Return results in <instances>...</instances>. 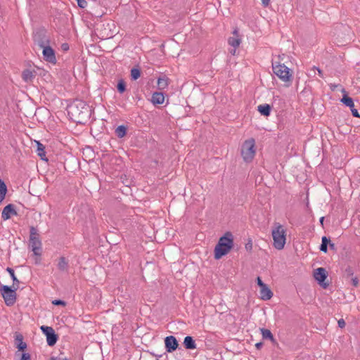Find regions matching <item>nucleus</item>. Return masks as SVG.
I'll return each instance as SVG.
<instances>
[{
  "label": "nucleus",
  "mask_w": 360,
  "mask_h": 360,
  "mask_svg": "<svg viewBox=\"0 0 360 360\" xmlns=\"http://www.w3.org/2000/svg\"><path fill=\"white\" fill-rule=\"evenodd\" d=\"M274 73L285 84L286 86H289L292 81L293 72L285 64L280 61L275 62L272 64Z\"/></svg>",
  "instance_id": "39448f33"
},
{
  "label": "nucleus",
  "mask_w": 360,
  "mask_h": 360,
  "mask_svg": "<svg viewBox=\"0 0 360 360\" xmlns=\"http://www.w3.org/2000/svg\"><path fill=\"white\" fill-rule=\"evenodd\" d=\"M36 76V72L32 69H25L22 72V78L25 82H31Z\"/></svg>",
  "instance_id": "2eb2a0df"
},
{
  "label": "nucleus",
  "mask_w": 360,
  "mask_h": 360,
  "mask_svg": "<svg viewBox=\"0 0 360 360\" xmlns=\"http://www.w3.org/2000/svg\"><path fill=\"white\" fill-rule=\"evenodd\" d=\"M77 4L80 8H85L87 6V1L86 0H77Z\"/></svg>",
  "instance_id": "473e14b6"
},
{
  "label": "nucleus",
  "mask_w": 360,
  "mask_h": 360,
  "mask_svg": "<svg viewBox=\"0 0 360 360\" xmlns=\"http://www.w3.org/2000/svg\"><path fill=\"white\" fill-rule=\"evenodd\" d=\"M20 360H31L30 354L22 353Z\"/></svg>",
  "instance_id": "f704fd0d"
},
{
  "label": "nucleus",
  "mask_w": 360,
  "mask_h": 360,
  "mask_svg": "<svg viewBox=\"0 0 360 360\" xmlns=\"http://www.w3.org/2000/svg\"><path fill=\"white\" fill-rule=\"evenodd\" d=\"M233 236L230 231L226 232L223 236L220 237L214 249V259H219L229 254L233 248Z\"/></svg>",
  "instance_id": "f03ea898"
},
{
  "label": "nucleus",
  "mask_w": 360,
  "mask_h": 360,
  "mask_svg": "<svg viewBox=\"0 0 360 360\" xmlns=\"http://www.w3.org/2000/svg\"><path fill=\"white\" fill-rule=\"evenodd\" d=\"M57 265L60 271H66L68 269V260L65 257H60Z\"/></svg>",
  "instance_id": "6ab92c4d"
},
{
  "label": "nucleus",
  "mask_w": 360,
  "mask_h": 360,
  "mask_svg": "<svg viewBox=\"0 0 360 360\" xmlns=\"http://www.w3.org/2000/svg\"><path fill=\"white\" fill-rule=\"evenodd\" d=\"M126 89L125 82L123 80H120L117 84V90L120 93H123Z\"/></svg>",
  "instance_id": "7c9ffc66"
},
{
  "label": "nucleus",
  "mask_w": 360,
  "mask_h": 360,
  "mask_svg": "<svg viewBox=\"0 0 360 360\" xmlns=\"http://www.w3.org/2000/svg\"><path fill=\"white\" fill-rule=\"evenodd\" d=\"M7 193V186L4 181L0 179V202H1L6 195Z\"/></svg>",
  "instance_id": "b1692460"
},
{
  "label": "nucleus",
  "mask_w": 360,
  "mask_h": 360,
  "mask_svg": "<svg viewBox=\"0 0 360 360\" xmlns=\"http://www.w3.org/2000/svg\"><path fill=\"white\" fill-rule=\"evenodd\" d=\"M43 58L45 61L56 65L57 63L54 50L49 46H41Z\"/></svg>",
  "instance_id": "9b49d317"
},
{
  "label": "nucleus",
  "mask_w": 360,
  "mask_h": 360,
  "mask_svg": "<svg viewBox=\"0 0 360 360\" xmlns=\"http://www.w3.org/2000/svg\"><path fill=\"white\" fill-rule=\"evenodd\" d=\"M52 303L54 304V305H63V306H65V302L64 301H62L60 300H55L52 302Z\"/></svg>",
  "instance_id": "72a5a7b5"
},
{
  "label": "nucleus",
  "mask_w": 360,
  "mask_h": 360,
  "mask_svg": "<svg viewBox=\"0 0 360 360\" xmlns=\"http://www.w3.org/2000/svg\"><path fill=\"white\" fill-rule=\"evenodd\" d=\"M35 143L37 145V153L38 156L40 157L41 160L47 162L48 159L46 156L44 146L38 141H35Z\"/></svg>",
  "instance_id": "a211bd4d"
},
{
  "label": "nucleus",
  "mask_w": 360,
  "mask_h": 360,
  "mask_svg": "<svg viewBox=\"0 0 360 360\" xmlns=\"http://www.w3.org/2000/svg\"><path fill=\"white\" fill-rule=\"evenodd\" d=\"M240 155L245 162L250 163L252 162L256 155L255 139L250 138L243 141L240 148Z\"/></svg>",
  "instance_id": "423d86ee"
},
{
  "label": "nucleus",
  "mask_w": 360,
  "mask_h": 360,
  "mask_svg": "<svg viewBox=\"0 0 360 360\" xmlns=\"http://www.w3.org/2000/svg\"><path fill=\"white\" fill-rule=\"evenodd\" d=\"M157 84L159 89L163 90L168 86L169 79L167 77L158 78Z\"/></svg>",
  "instance_id": "5701e85b"
},
{
  "label": "nucleus",
  "mask_w": 360,
  "mask_h": 360,
  "mask_svg": "<svg viewBox=\"0 0 360 360\" xmlns=\"http://www.w3.org/2000/svg\"><path fill=\"white\" fill-rule=\"evenodd\" d=\"M352 285L355 287L357 286L359 284V280L356 277L353 278L352 279Z\"/></svg>",
  "instance_id": "4c0bfd02"
},
{
  "label": "nucleus",
  "mask_w": 360,
  "mask_h": 360,
  "mask_svg": "<svg viewBox=\"0 0 360 360\" xmlns=\"http://www.w3.org/2000/svg\"><path fill=\"white\" fill-rule=\"evenodd\" d=\"M61 48L63 51H68L69 49V46L68 44H63Z\"/></svg>",
  "instance_id": "ea45409f"
},
{
  "label": "nucleus",
  "mask_w": 360,
  "mask_h": 360,
  "mask_svg": "<svg viewBox=\"0 0 360 360\" xmlns=\"http://www.w3.org/2000/svg\"><path fill=\"white\" fill-rule=\"evenodd\" d=\"M323 221H324V217H321L319 219V222L320 224L323 226Z\"/></svg>",
  "instance_id": "a19ab883"
},
{
  "label": "nucleus",
  "mask_w": 360,
  "mask_h": 360,
  "mask_svg": "<svg viewBox=\"0 0 360 360\" xmlns=\"http://www.w3.org/2000/svg\"><path fill=\"white\" fill-rule=\"evenodd\" d=\"M13 215H17L13 205L9 204L3 209L1 217L4 221L9 219Z\"/></svg>",
  "instance_id": "4468645a"
},
{
  "label": "nucleus",
  "mask_w": 360,
  "mask_h": 360,
  "mask_svg": "<svg viewBox=\"0 0 360 360\" xmlns=\"http://www.w3.org/2000/svg\"><path fill=\"white\" fill-rule=\"evenodd\" d=\"M245 248L248 252H252L253 248V243L251 238H248L246 243L245 244Z\"/></svg>",
  "instance_id": "2f4dec72"
},
{
  "label": "nucleus",
  "mask_w": 360,
  "mask_h": 360,
  "mask_svg": "<svg viewBox=\"0 0 360 360\" xmlns=\"http://www.w3.org/2000/svg\"><path fill=\"white\" fill-rule=\"evenodd\" d=\"M351 108V111H352V115L355 117H359V112H358V110L354 108Z\"/></svg>",
  "instance_id": "c9c22d12"
},
{
  "label": "nucleus",
  "mask_w": 360,
  "mask_h": 360,
  "mask_svg": "<svg viewBox=\"0 0 360 360\" xmlns=\"http://www.w3.org/2000/svg\"><path fill=\"white\" fill-rule=\"evenodd\" d=\"M15 344L20 351H24L27 348V344L23 341V336L20 333L15 334Z\"/></svg>",
  "instance_id": "f3484780"
},
{
  "label": "nucleus",
  "mask_w": 360,
  "mask_h": 360,
  "mask_svg": "<svg viewBox=\"0 0 360 360\" xmlns=\"http://www.w3.org/2000/svg\"><path fill=\"white\" fill-rule=\"evenodd\" d=\"M328 245L330 246V248L331 249H334V248H335L334 243H331V241H330V243L328 244Z\"/></svg>",
  "instance_id": "79ce46f5"
},
{
  "label": "nucleus",
  "mask_w": 360,
  "mask_h": 360,
  "mask_svg": "<svg viewBox=\"0 0 360 360\" xmlns=\"http://www.w3.org/2000/svg\"><path fill=\"white\" fill-rule=\"evenodd\" d=\"M127 129L124 126H119L115 129V134L119 138H122L126 135Z\"/></svg>",
  "instance_id": "a878e982"
},
{
  "label": "nucleus",
  "mask_w": 360,
  "mask_h": 360,
  "mask_svg": "<svg viewBox=\"0 0 360 360\" xmlns=\"http://www.w3.org/2000/svg\"><path fill=\"white\" fill-rule=\"evenodd\" d=\"M89 106L83 101H77L68 107V114L76 122L83 123L90 117Z\"/></svg>",
  "instance_id": "f257e3e1"
},
{
  "label": "nucleus",
  "mask_w": 360,
  "mask_h": 360,
  "mask_svg": "<svg viewBox=\"0 0 360 360\" xmlns=\"http://www.w3.org/2000/svg\"><path fill=\"white\" fill-rule=\"evenodd\" d=\"M271 0H262V4L264 6H268L270 4Z\"/></svg>",
  "instance_id": "58836bf2"
},
{
  "label": "nucleus",
  "mask_w": 360,
  "mask_h": 360,
  "mask_svg": "<svg viewBox=\"0 0 360 360\" xmlns=\"http://www.w3.org/2000/svg\"><path fill=\"white\" fill-rule=\"evenodd\" d=\"M41 330L46 336L47 344L49 346L54 345L58 340L57 335L55 333L54 330L49 326H42Z\"/></svg>",
  "instance_id": "f8f14e48"
},
{
  "label": "nucleus",
  "mask_w": 360,
  "mask_h": 360,
  "mask_svg": "<svg viewBox=\"0 0 360 360\" xmlns=\"http://www.w3.org/2000/svg\"><path fill=\"white\" fill-rule=\"evenodd\" d=\"M242 42V38L239 34L238 29H235L232 32V36L229 37L228 44L233 49L230 51L232 55L236 53V49L239 47Z\"/></svg>",
  "instance_id": "1a4fd4ad"
},
{
  "label": "nucleus",
  "mask_w": 360,
  "mask_h": 360,
  "mask_svg": "<svg viewBox=\"0 0 360 360\" xmlns=\"http://www.w3.org/2000/svg\"><path fill=\"white\" fill-rule=\"evenodd\" d=\"M49 360H68V359L63 352H60L57 356H52Z\"/></svg>",
  "instance_id": "c756f323"
},
{
  "label": "nucleus",
  "mask_w": 360,
  "mask_h": 360,
  "mask_svg": "<svg viewBox=\"0 0 360 360\" xmlns=\"http://www.w3.org/2000/svg\"><path fill=\"white\" fill-rule=\"evenodd\" d=\"M18 286L13 287L14 289H11V287L7 285H1L0 287L1 295L7 306H13L15 303L17 298L15 291L18 289Z\"/></svg>",
  "instance_id": "0eeeda50"
},
{
  "label": "nucleus",
  "mask_w": 360,
  "mask_h": 360,
  "mask_svg": "<svg viewBox=\"0 0 360 360\" xmlns=\"http://www.w3.org/2000/svg\"><path fill=\"white\" fill-rule=\"evenodd\" d=\"M338 324L340 328H343L345 326V321H344V319H341L338 320Z\"/></svg>",
  "instance_id": "e433bc0d"
},
{
  "label": "nucleus",
  "mask_w": 360,
  "mask_h": 360,
  "mask_svg": "<svg viewBox=\"0 0 360 360\" xmlns=\"http://www.w3.org/2000/svg\"><path fill=\"white\" fill-rule=\"evenodd\" d=\"M255 346H256V347H257V348H258V349H259V348H260V347L262 346V343H261V342H260V343H257V344L255 345Z\"/></svg>",
  "instance_id": "c03bdc74"
},
{
  "label": "nucleus",
  "mask_w": 360,
  "mask_h": 360,
  "mask_svg": "<svg viewBox=\"0 0 360 360\" xmlns=\"http://www.w3.org/2000/svg\"><path fill=\"white\" fill-rule=\"evenodd\" d=\"M312 274L314 276H315V271H313Z\"/></svg>",
  "instance_id": "a18cd8bd"
},
{
  "label": "nucleus",
  "mask_w": 360,
  "mask_h": 360,
  "mask_svg": "<svg viewBox=\"0 0 360 360\" xmlns=\"http://www.w3.org/2000/svg\"><path fill=\"white\" fill-rule=\"evenodd\" d=\"M330 240L326 236L322 237L321 244L320 245V250L326 252L328 250V245L330 243Z\"/></svg>",
  "instance_id": "393cba45"
},
{
  "label": "nucleus",
  "mask_w": 360,
  "mask_h": 360,
  "mask_svg": "<svg viewBox=\"0 0 360 360\" xmlns=\"http://www.w3.org/2000/svg\"><path fill=\"white\" fill-rule=\"evenodd\" d=\"M6 270L9 273L10 276H11V278H12V279L13 281V287H15V285H16L18 286V283H19V281L16 278L13 269H12L11 268L8 267Z\"/></svg>",
  "instance_id": "cd10ccee"
},
{
  "label": "nucleus",
  "mask_w": 360,
  "mask_h": 360,
  "mask_svg": "<svg viewBox=\"0 0 360 360\" xmlns=\"http://www.w3.org/2000/svg\"><path fill=\"white\" fill-rule=\"evenodd\" d=\"M165 348L167 352H172L178 347V342L174 336L170 335L165 339Z\"/></svg>",
  "instance_id": "ddd939ff"
},
{
  "label": "nucleus",
  "mask_w": 360,
  "mask_h": 360,
  "mask_svg": "<svg viewBox=\"0 0 360 360\" xmlns=\"http://www.w3.org/2000/svg\"><path fill=\"white\" fill-rule=\"evenodd\" d=\"M273 247L277 250L284 249L287 240V229L278 222L274 224L271 228Z\"/></svg>",
  "instance_id": "7ed1b4c3"
},
{
  "label": "nucleus",
  "mask_w": 360,
  "mask_h": 360,
  "mask_svg": "<svg viewBox=\"0 0 360 360\" xmlns=\"http://www.w3.org/2000/svg\"><path fill=\"white\" fill-rule=\"evenodd\" d=\"M257 110L263 115L269 116L270 115L271 112V108L269 105L264 104V105H259L257 107Z\"/></svg>",
  "instance_id": "412c9836"
},
{
  "label": "nucleus",
  "mask_w": 360,
  "mask_h": 360,
  "mask_svg": "<svg viewBox=\"0 0 360 360\" xmlns=\"http://www.w3.org/2000/svg\"><path fill=\"white\" fill-rule=\"evenodd\" d=\"M316 71H318L319 75L321 77H322V71H321L320 69H319L318 68H316Z\"/></svg>",
  "instance_id": "37998d69"
},
{
  "label": "nucleus",
  "mask_w": 360,
  "mask_h": 360,
  "mask_svg": "<svg viewBox=\"0 0 360 360\" xmlns=\"http://www.w3.org/2000/svg\"><path fill=\"white\" fill-rule=\"evenodd\" d=\"M257 283L259 287V298L264 301L271 300L274 294L270 288L263 283L260 277L257 278Z\"/></svg>",
  "instance_id": "6e6552de"
},
{
  "label": "nucleus",
  "mask_w": 360,
  "mask_h": 360,
  "mask_svg": "<svg viewBox=\"0 0 360 360\" xmlns=\"http://www.w3.org/2000/svg\"><path fill=\"white\" fill-rule=\"evenodd\" d=\"M328 271L323 267L316 268V282L323 288L326 289L330 282L326 281L328 277Z\"/></svg>",
  "instance_id": "9d476101"
},
{
  "label": "nucleus",
  "mask_w": 360,
  "mask_h": 360,
  "mask_svg": "<svg viewBox=\"0 0 360 360\" xmlns=\"http://www.w3.org/2000/svg\"><path fill=\"white\" fill-rule=\"evenodd\" d=\"M341 101L347 106L349 108H354V103L352 98L347 96V95L344 96L342 98Z\"/></svg>",
  "instance_id": "bb28decb"
},
{
  "label": "nucleus",
  "mask_w": 360,
  "mask_h": 360,
  "mask_svg": "<svg viewBox=\"0 0 360 360\" xmlns=\"http://www.w3.org/2000/svg\"><path fill=\"white\" fill-rule=\"evenodd\" d=\"M260 331L264 339H269L272 342H275L276 340L269 329L260 328Z\"/></svg>",
  "instance_id": "4be33fe9"
},
{
  "label": "nucleus",
  "mask_w": 360,
  "mask_h": 360,
  "mask_svg": "<svg viewBox=\"0 0 360 360\" xmlns=\"http://www.w3.org/2000/svg\"><path fill=\"white\" fill-rule=\"evenodd\" d=\"M165 101V95L161 92H154L150 99L151 103L155 105L163 104Z\"/></svg>",
  "instance_id": "dca6fc26"
},
{
  "label": "nucleus",
  "mask_w": 360,
  "mask_h": 360,
  "mask_svg": "<svg viewBox=\"0 0 360 360\" xmlns=\"http://www.w3.org/2000/svg\"><path fill=\"white\" fill-rule=\"evenodd\" d=\"M141 76V72L138 68H133L131 70V77L133 79L136 80Z\"/></svg>",
  "instance_id": "c85d7f7f"
},
{
  "label": "nucleus",
  "mask_w": 360,
  "mask_h": 360,
  "mask_svg": "<svg viewBox=\"0 0 360 360\" xmlns=\"http://www.w3.org/2000/svg\"><path fill=\"white\" fill-rule=\"evenodd\" d=\"M184 345L186 349H194L196 348V345L193 338L191 336H186L184 340Z\"/></svg>",
  "instance_id": "aec40b11"
},
{
  "label": "nucleus",
  "mask_w": 360,
  "mask_h": 360,
  "mask_svg": "<svg viewBox=\"0 0 360 360\" xmlns=\"http://www.w3.org/2000/svg\"><path fill=\"white\" fill-rule=\"evenodd\" d=\"M29 246L35 256V263L39 264L42 253V243L38 231L34 226H32L30 230Z\"/></svg>",
  "instance_id": "20e7f679"
}]
</instances>
